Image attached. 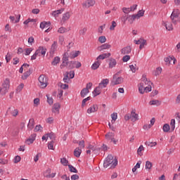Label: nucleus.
<instances>
[{
	"label": "nucleus",
	"mask_w": 180,
	"mask_h": 180,
	"mask_svg": "<svg viewBox=\"0 0 180 180\" xmlns=\"http://www.w3.org/2000/svg\"><path fill=\"white\" fill-rule=\"evenodd\" d=\"M50 26V22L44 21L40 24V28L44 29V27H49Z\"/></svg>",
	"instance_id": "f704fd0d"
},
{
	"label": "nucleus",
	"mask_w": 180,
	"mask_h": 180,
	"mask_svg": "<svg viewBox=\"0 0 180 180\" xmlns=\"http://www.w3.org/2000/svg\"><path fill=\"white\" fill-rule=\"evenodd\" d=\"M141 151H144V146H143V145H141L137 150V154H138V155H140L141 157V155H143V153H141Z\"/></svg>",
	"instance_id": "a18cd8bd"
},
{
	"label": "nucleus",
	"mask_w": 180,
	"mask_h": 180,
	"mask_svg": "<svg viewBox=\"0 0 180 180\" xmlns=\"http://www.w3.org/2000/svg\"><path fill=\"white\" fill-rule=\"evenodd\" d=\"M49 150H54V141H51L48 143Z\"/></svg>",
	"instance_id": "6e6d98bb"
},
{
	"label": "nucleus",
	"mask_w": 180,
	"mask_h": 180,
	"mask_svg": "<svg viewBox=\"0 0 180 180\" xmlns=\"http://www.w3.org/2000/svg\"><path fill=\"white\" fill-rule=\"evenodd\" d=\"M60 57L56 56L53 58V61L51 62L52 65H57V64L60 63Z\"/></svg>",
	"instance_id": "ea45409f"
},
{
	"label": "nucleus",
	"mask_w": 180,
	"mask_h": 180,
	"mask_svg": "<svg viewBox=\"0 0 180 180\" xmlns=\"http://www.w3.org/2000/svg\"><path fill=\"white\" fill-rule=\"evenodd\" d=\"M62 61L68 63V53H64L63 57L62 58Z\"/></svg>",
	"instance_id": "774afa93"
},
{
	"label": "nucleus",
	"mask_w": 180,
	"mask_h": 180,
	"mask_svg": "<svg viewBox=\"0 0 180 180\" xmlns=\"http://www.w3.org/2000/svg\"><path fill=\"white\" fill-rule=\"evenodd\" d=\"M110 56H112V54L110 53H103L101 55H99L96 60H105V58H109V57H110Z\"/></svg>",
	"instance_id": "6ab92c4d"
},
{
	"label": "nucleus",
	"mask_w": 180,
	"mask_h": 180,
	"mask_svg": "<svg viewBox=\"0 0 180 180\" xmlns=\"http://www.w3.org/2000/svg\"><path fill=\"white\" fill-rule=\"evenodd\" d=\"M84 5L86 8H91V6H94L95 5V1L87 0Z\"/></svg>",
	"instance_id": "4be33fe9"
},
{
	"label": "nucleus",
	"mask_w": 180,
	"mask_h": 180,
	"mask_svg": "<svg viewBox=\"0 0 180 180\" xmlns=\"http://www.w3.org/2000/svg\"><path fill=\"white\" fill-rule=\"evenodd\" d=\"M60 163L62 165H64V167H67V165H68V160L65 158H63L60 159Z\"/></svg>",
	"instance_id": "c03bdc74"
},
{
	"label": "nucleus",
	"mask_w": 180,
	"mask_h": 180,
	"mask_svg": "<svg viewBox=\"0 0 180 180\" xmlns=\"http://www.w3.org/2000/svg\"><path fill=\"white\" fill-rule=\"evenodd\" d=\"M139 91L141 94L144 92H151V85L146 86L144 83L141 82L139 84Z\"/></svg>",
	"instance_id": "20e7f679"
},
{
	"label": "nucleus",
	"mask_w": 180,
	"mask_h": 180,
	"mask_svg": "<svg viewBox=\"0 0 180 180\" xmlns=\"http://www.w3.org/2000/svg\"><path fill=\"white\" fill-rule=\"evenodd\" d=\"M101 65V61L98 60L94 62L91 65V70H98V67Z\"/></svg>",
	"instance_id": "c756f323"
},
{
	"label": "nucleus",
	"mask_w": 180,
	"mask_h": 180,
	"mask_svg": "<svg viewBox=\"0 0 180 180\" xmlns=\"http://www.w3.org/2000/svg\"><path fill=\"white\" fill-rule=\"evenodd\" d=\"M149 105H156V106H160L161 103L158 100H153L150 101Z\"/></svg>",
	"instance_id": "de8ad7c7"
},
{
	"label": "nucleus",
	"mask_w": 180,
	"mask_h": 180,
	"mask_svg": "<svg viewBox=\"0 0 180 180\" xmlns=\"http://www.w3.org/2000/svg\"><path fill=\"white\" fill-rule=\"evenodd\" d=\"M145 145L148 147H155V146H157V142L146 141L145 142Z\"/></svg>",
	"instance_id": "49530a36"
},
{
	"label": "nucleus",
	"mask_w": 180,
	"mask_h": 180,
	"mask_svg": "<svg viewBox=\"0 0 180 180\" xmlns=\"http://www.w3.org/2000/svg\"><path fill=\"white\" fill-rule=\"evenodd\" d=\"M98 41L100 43H106V37L101 36L98 37Z\"/></svg>",
	"instance_id": "4d7b16f0"
},
{
	"label": "nucleus",
	"mask_w": 180,
	"mask_h": 180,
	"mask_svg": "<svg viewBox=\"0 0 180 180\" xmlns=\"http://www.w3.org/2000/svg\"><path fill=\"white\" fill-rule=\"evenodd\" d=\"M88 101H91V96H89L84 99H83L82 102V108H84V106H85L86 102H88Z\"/></svg>",
	"instance_id": "864d4df0"
},
{
	"label": "nucleus",
	"mask_w": 180,
	"mask_h": 180,
	"mask_svg": "<svg viewBox=\"0 0 180 180\" xmlns=\"http://www.w3.org/2000/svg\"><path fill=\"white\" fill-rule=\"evenodd\" d=\"M70 17H71V15L70 14V12H66L63 15L62 22H67V20H68V19H70Z\"/></svg>",
	"instance_id": "393cba45"
},
{
	"label": "nucleus",
	"mask_w": 180,
	"mask_h": 180,
	"mask_svg": "<svg viewBox=\"0 0 180 180\" xmlns=\"http://www.w3.org/2000/svg\"><path fill=\"white\" fill-rule=\"evenodd\" d=\"M86 32H88V28L86 27H84L79 30V34L80 36H85V33H86Z\"/></svg>",
	"instance_id": "473e14b6"
},
{
	"label": "nucleus",
	"mask_w": 180,
	"mask_h": 180,
	"mask_svg": "<svg viewBox=\"0 0 180 180\" xmlns=\"http://www.w3.org/2000/svg\"><path fill=\"white\" fill-rule=\"evenodd\" d=\"M141 41L139 46V49L140 50H142V49H144V46L146 45V43H147V40L146 39H141Z\"/></svg>",
	"instance_id": "603ef678"
},
{
	"label": "nucleus",
	"mask_w": 180,
	"mask_h": 180,
	"mask_svg": "<svg viewBox=\"0 0 180 180\" xmlns=\"http://www.w3.org/2000/svg\"><path fill=\"white\" fill-rule=\"evenodd\" d=\"M2 88L9 90V79H6L4 83L2 84Z\"/></svg>",
	"instance_id": "4c0bfd02"
},
{
	"label": "nucleus",
	"mask_w": 180,
	"mask_h": 180,
	"mask_svg": "<svg viewBox=\"0 0 180 180\" xmlns=\"http://www.w3.org/2000/svg\"><path fill=\"white\" fill-rule=\"evenodd\" d=\"M43 127L41 125H37L34 129V131H41Z\"/></svg>",
	"instance_id": "0e129e2a"
},
{
	"label": "nucleus",
	"mask_w": 180,
	"mask_h": 180,
	"mask_svg": "<svg viewBox=\"0 0 180 180\" xmlns=\"http://www.w3.org/2000/svg\"><path fill=\"white\" fill-rule=\"evenodd\" d=\"M108 61H109V64H108L109 68H114V67H116V64H117L116 59H115L113 58H110L108 59Z\"/></svg>",
	"instance_id": "ddd939ff"
},
{
	"label": "nucleus",
	"mask_w": 180,
	"mask_h": 180,
	"mask_svg": "<svg viewBox=\"0 0 180 180\" xmlns=\"http://www.w3.org/2000/svg\"><path fill=\"white\" fill-rule=\"evenodd\" d=\"M140 165H141V161L139 160L136 165L132 168V172H136L137 171V169L140 168Z\"/></svg>",
	"instance_id": "37998d69"
},
{
	"label": "nucleus",
	"mask_w": 180,
	"mask_h": 180,
	"mask_svg": "<svg viewBox=\"0 0 180 180\" xmlns=\"http://www.w3.org/2000/svg\"><path fill=\"white\" fill-rule=\"evenodd\" d=\"M108 84H109V79H103L99 83L98 86H100V88L103 89V88H106V86H108Z\"/></svg>",
	"instance_id": "9b49d317"
},
{
	"label": "nucleus",
	"mask_w": 180,
	"mask_h": 180,
	"mask_svg": "<svg viewBox=\"0 0 180 180\" xmlns=\"http://www.w3.org/2000/svg\"><path fill=\"white\" fill-rule=\"evenodd\" d=\"M60 108H61L60 103H55L52 108L53 113H60Z\"/></svg>",
	"instance_id": "dca6fc26"
},
{
	"label": "nucleus",
	"mask_w": 180,
	"mask_h": 180,
	"mask_svg": "<svg viewBox=\"0 0 180 180\" xmlns=\"http://www.w3.org/2000/svg\"><path fill=\"white\" fill-rule=\"evenodd\" d=\"M131 120L132 122H136V120H139V114H136L134 112H131Z\"/></svg>",
	"instance_id": "cd10ccee"
},
{
	"label": "nucleus",
	"mask_w": 180,
	"mask_h": 180,
	"mask_svg": "<svg viewBox=\"0 0 180 180\" xmlns=\"http://www.w3.org/2000/svg\"><path fill=\"white\" fill-rule=\"evenodd\" d=\"M136 19H137V17L135 15V14H134V15H128L126 18V19H124V22H126V20H128L130 25H133Z\"/></svg>",
	"instance_id": "f8f14e48"
},
{
	"label": "nucleus",
	"mask_w": 180,
	"mask_h": 180,
	"mask_svg": "<svg viewBox=\"0 0 180 180\" xmlns=\"http://www.w3.org/2000/svg\"><path fill=\"white\" fill-rule=\"evenodd\" d=\"M117 165V159L113 158V155H108L103 162L104 168H115Z\"/></svg>",
	"instance_id": "f257e3e1"
},
{
	"label": "nucleus",
	"mask_w": 180,
	"mask_h": 180,
	"mask_svg": "<svg viewBox=\"0 0 180 180\" xmlns=\"http://www.w3.org/2000/svg\"><path fill=\"white\" fill-rule=\"evenodd\" d=\"M98 105L94 104L87 109V113H89V115H91V113H95V112H98Z\"/></svg>",
	"instance_id": "6e6552de"
},
{
	"label": "nucleus",
	"mask_w": 180,
	"mask_h": 180,
	"mask_svg": "<svg viewBox=\"0 0 180 180\" xmlns=\"http://www.w3.org/2000/svg\"><path fill=\"white\" fill-rule=\"evenodd\" d=\"M112 46L109 44H104L98 47V51H103V50H109Z\"/></svg>",
	"instance_id": "4468645a"
},
{
	"label": "nucleus",
	"mask_w": 180,
	"mask_h": 180,
	"mask_svg": "<svg viewBox=\"0 0 180 180\" xmlns=\"http://www.w3.org/2000/svg\"><path fill=\"white\" fill-rule=\"evenodd\" d=\"M47 97V102L49 105H53L54 103V101L53 100L52 97L49 96V95H46Z\"/></svg>",
	"instance_id": "052dcab7"
},
{
	"label": "nucleus",
	"mask_w": 180,
	"mask_h": 180,
	"mask_svg": "<svg viewBox=\"0 0 180 180\" xmlns=\"http://www.w3.org/2000/svg\"><path fill=\"white\" fill-rule=\"evenodd\" d=\"M79 53H81L79 51H75L70 53V58H75L76 57H78V56H79Z\"/></svg>",
	"instance_id": "c9c22d12"
},
{
	"label": "nucleus",
	"mask_w": 180,
	"mask_h": 180,
	"mask_svg": "<svg viewBox=\"0 0 180 180\" xmlns=\"http://www.w3.org/2000/svg\"><path fill=\"white\" fill-rule=\"evenodd\" d=\"M34 127V119L31 118L29 120V123L27 124V129H29V130H33Z\"/></svg>",
	"instance_id": "412c9836"
},
{
	"label": "nucleus",
	"mask_w": 180,
	"mask_h": 180,
	"mask_svg": "<svg viewBox=\"0 0 180 180\" xmlns=\"http://www.w3.org/2000/svg\"><path fill=\"white\" fill-rule=\"evenodd\" d=\"M64 12V8H60L59 10L54 11L51 13V15L53 16V18H58V15H61Z\"/></svg>",
	"instance_id": "f3484780"
},
{
	"label": "nucleus",
	"mask_w": 180,
	"mask_h": 180,
	"mask_svg": "<svg viewBox=\"0 0 180 180\" xmlns=\"http://www.w3.org/2000/svg\"><path fill=\"white\" fill-rule=\"evenodd\" d=\"M135 16L136 17V19H139L141 17L144 16V11L141 10V11H138L137 14H135Z\"/></svg>",
	"instance_id": "a19ab883"
},
{
	"label": "nucleus",
	"mask_w": 180,
	"mask_h": 180,
	"mask_svg": "<svg viewBox=\"0 0 180 180\" xmlns=\"http://www.w3.org/2000/svg\"><path fill=\"white\" fill-rule=\"evenodd\" d=\"M32 51H33V49L32 48L25 49V56H30Z\"/></svg>",
	"instance_id": "680f3d73"
},
{
	"label": "nucleus",
	"mask_w": 180,
	"mask_h": 180,
	"mask_svg": "<svg viewBox=\"0 0 180 180\" xmlns=\"http://www.w3.org/2000/svg\"><path fill=\"white\" fill-rule=\"evenodd\" d=\"M38 56H46V53L47 51V49H46V48L43 47V46H39L38 48V49L36 51Z\"/></svg>",
	"instance_id": "9d476101"
},
{
	"label": "nucleus",
	"mask_w": 180,
	"mask_h": 180,
	"mask_svg": "<svg viewBox=\"0 0 180 180\" xmlns=\"http://www.w3.org/2000/svg\"><path fill=\"white\" fill-rule=\"evenodd\" d=\"M34 140H36V134H32L30 139L26 140V143L30 146V144H33Z\"/></svg>",
	"instance_id": "5701e85b"
},
{
	"label": "nucleus",
	"mask_w": 180,
	"mask_h": 180,
	"mask_svg": "<svg viewBox=\"0 0 180 180\" xmlns=\"http://www.w3.org/2000/svg\"><path fill=\"white\" fill-rule=\"evenodd\" d=\"M38 81L39 82V86L41 87L42 89H44L49 85V82L47 80V77L44 76V75H41L39 78Z\"/></svg>",
	"instance_id": "f03ea898"
},
{
	"label": "nucleus",
	"mask_w": 180,
	"mask_h": 180,
	"mask_svg": "<svg viewBox=\"0 0 180 180\" xmlns=\"http://www.w3.org/2000/svg\"><path fill=\"white\" fill-rule=\"evenodd\" d=\"M102 92V88H101L99 86L96 87L93 91V95L95 96H98V95H101V93Z\"/></svg>",
	"instance_id": "aec40b11"
},
{
	"label": "nucleus",
	"mask_w": 180,
	"mask_h": 180,
	"mask_svg": "<svg viewBox=\"0 0 180 180\" xmlns=\"http://www.w3.org/2000/svg\"><path fill=\"white\" fill-rule=\"evenodd\" d=\"M179 15H180V11L179 9H174L172 11L170 18L172 20V23H174V25H176V22H178L176 19L179 18Z\"/></svg>",
	"instance_id": "7ed1b4c3"
},
{
	"label": "nucleus",
	"mask_w": 180,
	"mask_h": 180,
	"mask_svg": "<svg viewBox=\"0 0 180 180\" xmlns=\"http://www.w3.org/2000/svg\"><path fill=\"white\" fill-rule=\"evenodd\" d=\"M86 148H89V150H93V151H96V150H98V149L96 148V146H93V145H91V144H89Z\"/></svg>",
	"instance_id": "69168bd1"
},
{
	"label": "nucleus",
	"mask_w": 180,
	"mask_h": 180,
	"mask_svg": "<svg viewBox=\"0 0 180 180\" xmlns=\"http://www.w3.org/2000/svg\"><path fill=\"white\" fill-rule=\"evenodd\" d=\"M46 136H48V139L49 138L51 140H52V141L56 140V135H54V133L53 132L46 134Z\"/></svg>",
	"instance_id": "09e8293b"
},
{
	"label": "nucleus",
	"mask_w": 180,
	"mask_h": 180,
	"mask_svg": "<svg viewBox=\"0 0 180 180\" xmlns=\"http://www.w3.org/2000/svg\"><path fill=\"white\" fill-rule=\"evenodd\" d=\"M122 54H130L131 53V47L130 46H127L124 48H123L121 50Z\"/></svg>",
	"instance_id": "a211bd4d"
},
{
	"label": "nucleus",
	"mask_w": 180,
	"mask_h": 180,
	"mask_svg": "<svg viewBox=\"0 0 180 180\" xmlns=\"http://www.w3.org/2000/svg\"><path fill=\"white\" fill-rule=\"evenodd\" d=\"M68 75H70V72H66L63 77V82L65 84H68V82H70V79H71Z\"/></svg>",
	"instance_id": "2f4dec72"
},
{
	"label": "nucleus",
	"mask_w": 180,
	"mask_h": 180,
	"mask_svg": "<svg viewBox=\"0 0 180 180\" xmlns=\"http://www.w3.org/2000/svg\"><path fill=\"white\" fill-rule=\"evenodd\" d=\"M19 134V128H15L13 129L12 131V135L13 136H18Z\"/></svg>",
	"instance_id": "338daca9"
},
{
	"label": "nucleus",
	"mask_w": 180,
	"mask_h": 180,
	"mask_svg": "<svg viewBox=\"0 0 180 180\" xmlns=\"http://www.w3.org/2000/svg\"><path fill=\"white\" fill-rule=\"evenodd\" d=\"M58 47V45L57 41H54L53 44L51 46L50 53L51 54H54V53H56V51H57Z\"/></svg>",
	"instance_id": "2eb2a0df"
},
{
	"label": "nucleus",
	"mask_w": 180,
	"mask_h": 180,
	"mask_svg": "<svg viewBox=\"0 0 180 180\" xmlns=\"http://www.w3.org/2000/svg\"><path fill=\"white\" fill-rule=\"evenodd\" d=\"M118 73H116L113 75L112 84V85H119L123 82V77H117Z\"/></svg>",
	"instance_id": "39448f33"
},
{
	"label": "nucleus",
	"mask_w": 180,
	"mask_h": 180,
	"mask_svg": "<svg viewBox=\"0 0 180 180\" xmlns=\"http://www.w3.org/2000/svg\"><path fill=\"white\" fill-rule=\"evenodd\" d=\"M105 139L108 140V141H112L114 144H117V141L115 139V133L113 132H108V134H105Z\"/></svg>",
	"instance_id": "0eeeda50"
},
{
	"label": "nucleus",
	"mask_w": 180,
	"mask_h": 180,
	"mask_svg": "<svg viewBox=\"0 0 180 180\" xmlns=\"http://www.w3.org/2000/svg\"><path fill=\"white\" fill-rule=\"evenodd\" d=\"M175 130V119H172L170 122V131Z\"/></svg>",
	"instance_id": "e433bc0d"
},
{
	"label": "nucleus",
	"mask_w": 180,
	"mask_h": 180,
	"mask_svg": "<svg viewBox=\"0 0 180 180\" xmlns=\"http://www.w3.org/2000/svg\"><path fill=\"white\" fill-rule=\"evenodd\" d=\"M65 32H67V28L64 27H61L58 30V33H65Z\"/></svg>",
	"instance_id": "bf43d9fd"
},
{
	"label": "nucleus",
	"mask_w": 180,
	"mask_h": 180,
	"mask_svg": "<svg viewBox=\"0 0 180 180\" xmlns=\"http://www.w3.org/2000/svg\"><path fill=\"white\" fill-rule=\"evenodd\" d=\"M142 81L143 82H144L145 85H153V82H151V81L147 79V77L145 75L142 76Z\"/></svg>",
	"instance_id": "c85d7f7f"
},
{
	"label": "nucleus",
	"mask_w": 180,
	"mask_h": 180,
	"mask_svg": "<svg viewBox=\"0 0 180 180\" xmlns=\"http://www.w3.org/2000/svg\"><path fill=\"white\" fill-rule=\"evenodd\" d=\"M7 112H10L11 115H12L14 117H16L18 115H19V110L15 109V107L8 108Z\"/></svg>",
	"instance_id": "1a4fd4ad"
},
{
	"label": "nucleus",
	"mask_w": 180,
	"mask_h": 180,
	"mask_svg": "<svg viewBox=\"0 0 180 180\" xmlns=\"http://www.w3.org/2000/svg\"><path fill=\"white\" fill-rule=\"evenodd\" d=\"M165 28L167 30H169V31L174 30V28L172 27V24H171V23L166 24Z\"/></svg>",
	"instance_id": "e2e57ef3"
},
{
	"label": "nucleus",
	"mask_w": 180,
	"mask_h": 180,
	"mask_svg": "<svg viewBox=\"0 0 180 180\" xmlns=\"http://www.w3.org/2000/svg\"><path fill=\"white\" fill-rule=\"evenodd\" d=\"M111 119H112V123H115L116 120H117V113L114 112L111 114Z\"/></svg>",
	"instance_id": "8fccbe9b"
},
{
	"label": "nucleus",
	"mask_w": 180,
	"mask_h": 180,
	"mask_svg": "<svg viewBox=\"0 0 180 180\" xmlns=\"http://www.w3.org/2000/svg\"><path fill=\"white\" fill-rule=\"evenodd\" d=\"M145 168L146 169H151L153 168V163L150 161H146Z\"/></svg>",
	"instance_id": "3c124183"
},
{
	"label": "nucleus",
	"mask_w": 180,
	"mask_h": 180,
	"mask_svg": "<svg viewBox=\"0 0 180 180\" xmlns=\"http://www.w3.org/2000/svg\"><path fill=\"white\" fill-rule=\"evenodd\" d=\"M162 130L165 133H168L169 130H171V127H169V124H165L162 127Z\"/></svg>",
	"instance_id": "72a5a7b5"
},
{
	"label": "nucleus",
	"mask_w": 180,
	"mask_h": 180,
	"mask_svg": "<svg viewBox=\"0 0 180 180\" xmlns=\"http://www.w3.org/2000/svg\"><path fill=\"white\" fill-rule=\"evenodd\" d=\"M2 88L9 90V79H6L4 83L2 84Z\"/></svg>",
	"instance_id": "58836bf2"
},
{
	"label": "nucleus",
	"mask_w": 180,
	"mask_h": 180,
	"mask_svg": "<svg viewBox=\"0 0 180 180\" xmlns=\"http://www.w3.org/2000/svg\"><path fill=\"white\" fill-rule=\"evenodd\" d=\"M88 94H89V90L85 88H84L80 92L82 98H85Z\"/></svg>",
	"instance_id": "bb28decb"
},
{
	"label": "nucleus",
	"mask_w": 180,
	"mask_h": 180,
	"mask_svg": "<svg viewBox=\"0 0 180 180\" xmlns=\"http://www.w3.org/2000/svg\"><path fill=\"white\" fill-rule=\"evenodd\" d=\"M68 168L70 171V172H74L75 174H78V170H77V168L74 167L72 165H68Z\"/></svg>",
	"instance_id": "79ce46f5"
},
{
	"label": "nucleus",
	"mask_w": 180,
	"mask_h": 180,
	"mask_svg": "<svg viewBox=\"0 0 180 180\" xmlns=\"http://www.w3.org/2000/svg\"><path fill=\"white\" fill-rule=\"evenodd\" d=\"M32 75V70L29 69V70H27L23 75L22 76V79H27L28 77H30Z\"/></svg>",
	"instance_id": "a878e982"
},
{
	"label": "nucleus",
	"mask_w": 180,
	"mask_h": 180,
	"mask_svg": "<svg viewBox=\"0 0 180 180\" xmlns=\"http://www.w3.org/2000/svg\"><path fill=\"white\" fill-rule=\"evenodd\" d=\"M82 64L79 61H70L69 62L70 70H73V68H81Z\"/></svg>",
	"instance_id": "423d86ee"
},
{
	"label": "nucleus",
	"mask_w": 180,
	"mask_h": 180,
	"mask_svg": "<svg viewBox=\"0 0 180 180\" xmlns=\"http://www.w3.org/2000/svg\"><path fill=\"white\" fill-rule=\"evenodd\" d=\"M81 153H82V150H81L79 148H76L74 150L75 157L79 158V157H81Z\"/></svg>",
	"instance_id": "b1692460"
},
{
	"label": "nucleus",
	"mask_w": 180,
	"mask_h": 180,
	"mask_svg": "<svg viewBox=\"0 0 180 180\" xmlns=\"http://www.w3.org/2000/svg\"><path fill=\"white\" fill-rule=\"evenodd\" d=\"M105 26H106V24H104L103 25H101L98 29V33H100V34H102L103 33V29H105Z\"/></svg>",
	"instance_id": "5fc2aeb1"
},
{
	"label": "nucleus",
	"mask_w": 180,
	"mask_h": 180,
	"mask_svg": "<svg viewBox=\"0 0 180 180\" xmlns=\"http://www.w3.org/2000/svg\"><path fill=\"white\" fill-rule=\"evenodd\" d=\"M10 20L12 23H18L20 20V14L18 15V17L15 19L14 16H10Z\"/></svg>",
	"instance_id": "7c9ffc66"
},
{
	"label": "nucleus",
	"mask_w": 180,
	"mask_h": 180,
	"mask_svg": "<svg viewBox=\"0 0 180 180\" xmlns=\"http://www.w3.org/2000/svg\"><path fill=\"white\" fill-rule=\"evenodd\" d=\"M162 71V68H161L160 67L157 68L156 70L155 71V77H157V75H160V74H161Z\"/></svg>",
	"instance_id": "13d9d810"
}]
</instances>
